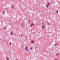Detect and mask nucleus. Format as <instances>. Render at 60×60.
<instances>
[{"mask_svg":"<svg viewBox=\"0 0 60 60\" xmlns=\"http://www.w3.org/2000/svg\"><path fill=\"white\" fill-rule=\"evenodd\" d=\"M40 25H41V23H40Z\"/></svg>","mask_w":60,"mask_h":60,"instance_id":"bb28decb","label":"nucleus"},{"mask_svg":"<svg viewBox=\"0 0 60 60\" xmlns=\"http://www.w3.org/2000/svg\"><path fill=\"white\" fill-rule=\"evenodd\" d=\"M21 26H22L23 27H24V25H23L22 24L21 25Z\"/></svg>","mask_w":60,"mask_h":60,"instance_id":"1a4fd4ad","label":"nucleus"},{"mask_svg":"<svg viewBox=\"0 0 60 60\" xmlns=\"http://www.w3.org/2000/svg\"><path fill=\"white\" fill-rule=\"evenodd\" d=\"M5 13V11H4L3 12V14H4V13Z\"/></svg>","mask_w":60,"mask_h":60,"instance_id":"a211bd4d","label":"nucleus"},{"mask_svg":"<svg viewBox=\"0 0 60 60\" xmlns=\"http://www.w3.org/2000/svg\"><path fill=\"white\" fill-rule=\"evenodd\" d=\"M48 25L49 26H50L51 25V24H50V23H48Z\"/></svg>","mask_w":60,"mask_h":60,"instance_id":"6e6552de","label":"nucleus"},{"mask_svg":"<svg viewBox=\"0 0 60 60\" xmlns=\"http://www.w3.org/2000/svg\"><path fill=\"white\" fill-rule=\"evenodd\" d=\"M57 45V44L56 43L54 45L55 46H56Z\"/></svg>","mask_w":60,"mask_h":60,"instance_id":"f8f14e48","label":"nucleus"},{"mask_svg":"<svg viewBox=\"0 0 60 60\" xmlns=\"http://www.w3.org/2000/svg\"><path fill=\"white\" fill-rule=\"evenodd\" d=\"M46 7H47V8H48V7H49V6L47 5H46Z\"/></svg>","mask_w":60,"mask_h":60,"instance_id":"ddd939ff","label":"nucleus"},{"mask_svg":"<svg viewBox=\"0 0 60 60\" xmlns=\"http://www.w3.org/2000/svg\"><path fill=\"white\" fill-rule=\"evenodd\" d=\"M7 59L8 60H9V57H7Z\"/></svg>","mask_w":60,"mask_h":60,"instance_id":"0eeeda50","label":"nucleus"},{"mask_svg":"<svg viewBox=\"0 0 60 60\" xmlns=\"http://www.w3.org/2000/svg\"><path fill=\"white\" fill-rule=\"evenodd\" d=\"M30 21H30V20H29L28 21V22H30Z\"/></svg>","mask_w":60,"mask_h":60,"instance_id":"aec40b11","label":"nucleus"},{"mask_svg":"<svg viewBox=\"0 0 60 60\" xmlns=\"http://www.w3.org/2000/svg\"><path fill=\"white\" fill-rule=\"evenodd\" d=\"M55 60H58V59H57L55 58Z\"/></svg>","mask_w":60,"mask_h":60,"instance_id":"dca6fc26","label":"nucleus"},{"mask_svg":"<svg viewBox=\"0 0 60 60\" xmlns=\"http://www.w3.org/2000/svg\"><path fill=\"white\" fill-rule=\"evenodd\" d=\"M34 34V32H32V34Z\"/></svg>","mask_w":60,"mask_h":60,"instance_id":"4be33fe9","label":"nucleus"},{"mask_svg":"<svg viewBox=\"0 0 60 60\" xmlns=\"http://www.w3.org/2000/svg\"><path fill=\"white\" fill-rule=\"evenodd\" d=\"M5 28H6L5 27H4V29H5Z\"/></svg>","mask_w":60,"mask_h":60,"instance_id":"412c9836","label":"nucleus"},{"mask_svg":"<svg viewBox=\"0 0 60 60\" xmlns=\"http://www.w3.org/2000/svg\"><path fill=\"white\" fill-rule=\"evenodd\" d=\"M1 60H2V59H1Z\"/></svg>","mask_w":60,"mask_h":60,"instance_id":"c85d7f7f","label":"nucleus"},{"mask_svg":"<svg viewBox=\"0 0 60 60\" xmlns=\"http://www.w3.org/2000/svg\"><path fill=\"white\" fill-rule=\"evenodd\" d=\"M34 23H33L30 26H33H33L34 25Z\"/></svg>","mask_w":60,"mask_h":60,"instance_id":"39448f33","label":"nucleus"},{"mask_svg":"<svg viewBox=\"0 0 60 60\" xmlns=\"http://www.w3.org/2000/svg\"><path fill=\"white\" fill-rule=\"evenodd\" d=\"M25 50H27V51L28 50V46H26L25 47Z\"/></svg>","mask_w":60,"mask_h":60,"instance_id":"f257e3e1","label":"nucleus"},{"mask_svg":"<svg viewBox=\"0 0 60 60\" xmlns=\"http://www.w3.org/2000/svg\"><path fill=\"white\" fill-rule=\"evenodd\" d=\"M44 23V22H43L42 23V24H41V25H42H42H43V23Z\"/></svg>","mask_w":60,"mask_h":60,"instance_id":"6ab92c4d","label":"nucleus"},{"mask_svg":"<svg viewBox=\"0 0 60 60\" xmlns=\"http://www.w3.org/2000/svg\"><path fill=\"white\" fill-rule=\"evenodd\" d=\"M37 46L36 47V49H37Z\"/></svg>","mask_w":60,"mask_h":60,"instance_id":"b1692460","label":"nucleus"},{"mask_svg":"<svg viewBox=\"0 0 60 60\" xmlns=\"http://www.w3.org/2000/svg\"><path fill=\"white\" fill-rule=\"evenodd\" d=\"M32 49V47H31L30 48V50H31V49Z\"/></svg>","mask_w":60,"mask_h":60,"instance_id":"f3484780","label":"nucleus"},{"mask_svg":"<svg viewBox=\"0 0 60 60\" xmlns=\"http://www.w3.org/2000/svg\"><path fill=\"white\" fill-rule=\"evenodd\" d=\"M16 60H18V59H17Z\"/></svg>","mask_w":60,"mask_h":60,"instance_id":"cd10ccee","label":"nucleus"},{"mask_svg":"<svg viewBox=\"0 0 60 60\" xmlns=\"http://www.w3.org/2000/svg\"><path fill=\"white\" fill-rule=\"evenodd\" d=\"M49 6V3H48L47 4Z\"/></svg>","mask_w":60,"mask_h":60,"instance_id":"9b49d317","label":"nucleus"},{"mask_svg":"<svg viewBox=\"0 0 60 60\" xmlns=\"http://www.w3.org/2000/svg\"><path fill=\"white\" fill-rule=\"evenodd\" d=\"M10 34L11 35H13V33H12V31H11V32L10 33Z\"/></svg>","mask_w":60,"mask_h":60,"instance_id":"f03ea898","label":"nucleus"},{"mask_svg":"<svg viewBox=\"0 0 60 60\" xmlns=\"http://www.w3.org/2000/svg\"><path fill=\"white\" fill-rule=\"evenodd\" d=\"M44 26H43V27L42 28V29H44Z\"/></svg>","mask_w":60,"mask_h":60,"instance_id":"9d476101","label":"nucleus"},{"mask_svg":"<svg viewBox=\"0 0 60 60\" xmlns=\"http://www.w3.org/2000/svg\"><path fill=\"white\" fill-rule=\"evenodd\" d=\"M24 23V22H23L22 23V24H23Z\"/></svg>","mask_w":60,"mask_h":60,"instance_id":"a878e982","label":"nucleus"},{"mask_svg":"<svg viewBox=\"0 0 60 60\" xmlns=\"http://www.w3.org/2000/svg\"><path fill=\"white\" fill-rule=\"evenodd\" d=\"M56 56H59V53H58L56 54Z\"/></svg>","mask_w":60,"mask_h":60,"instance_id":"423d86ee","label":"nucleus"},{"mask_svg":"<svg viewBox=\"0 0 60 60\" xmlns=\"http://www.w3.org/2000/svg\"><path fill=\"white\" fill-rule=\"evenodd\" d=\"M31 43H33V44H34V41H33V40H32L31 41Z\"/></svg>","mask_w":60,"mask_h":60,"instance_id":"20e7f679","label":"nucleus"},{"mask_svg":"<svg viewBox=\"0 0 60 60\" xmlns=\"http://www.w3.org/2000/svg\"><path fill=\"white\" fill-rule=\"evenodd\" d=\"M56 13H58V10H56Z\"/></svg>","mask_w":60,"mask_h":60,"instance_id":"4468645a","label":"nucleus"},{"mask_svg":"<svg viewBox=\"0 0 60 60\" xmlns=\"http://www.w3.org/2000/svg\"><path fill=\"white\" fill-rule=\"evenodd\" d=\"M11 8L12 9H13L14 8V5H13L11 6Z\"/></svg>","mask_w":60,"mask_h":60,"instance_id":"7ed1b4c3","label":"nucleus"},{"mask_svg":"<svg viewBox=\"0 0 60 60\" xmlns=\"http://www.w3.org/2000/svg\"><path fill=\"white\" fill-rule=\"evenodd\" d=\"M10 45H11V42H10Z\"/></svg>","mask_w":60,"mask_h":60,"instance_id":"2eb2a0df","label":"nucleus"},{"mask_svg":"<svg viewBox=\"0 0 60 60\" xmlns=\"http://www.w3.org/2000/svg\"><path fill=\"white\" fill-rule=\"evenodd\" d=\"M36 19H38V18H36Z\"/></svg>","mask_w":60,"mask_h":60,"instance_id":"393cba45","label":"nucleus"},{"mask_svg":"<svg viewBox=\"0 0 60 60\" xmlns=\"http://www.w3.org/2000/svg\"><path fill=\"white\" fill-rule=\"evenodd\" d=\"M21 37H22V34H21Z\"/></svg>","mask_w":60,"mask_h":60,"instance_id":"5701e85b","label":"nucleus"}]
</instances>
